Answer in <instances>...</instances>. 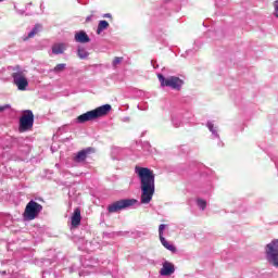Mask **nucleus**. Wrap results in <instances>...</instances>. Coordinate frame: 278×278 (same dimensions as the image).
I'll list each match as a JSON object with an SVG mask.
<instances>
[{"instance_id": "1", "label": "nucleus", "mask_w": 278, "mask_h": 278, "mask_svg": "<svg viewBox=\"0 0 278 278\" xmlns=\"http://www.w3.org/2000/svg\"><path fill=\"white\" fill-rule=\"evenodd\" d=\"M135 173L140 180V203L149 205L155 194V174L150 168L138 166L135 167Z\"/></svg>"}, {"instance_id": "2", "label": "nucleus", "mask_w": 278, "mask_h": 278, "mask_svg": "<svg viewBox=\"0 0 278 278\" xmlns=\"http://www.w3.org/2000/svg\"><path fill=\"white\" fill-rule=\"evenodd\" d=\"M110 112H112V105L104 104L102 106L97 108L96 110H92L79 115L76 118V123L84 124L90 121H96V118H101V116H108Z\"/></svg>"}, {"instance_id": "3", "label": "nucleus", "mask_w": 278, "mask_h": 278, "mask_svg": "<svg viewBox=\"0 0 278 278\" xmlns=\"http://www.w3.org/2000/svg\"><path fill=\"white\" fill-rule=\"evenodd\" d=\"M265 258L270 266L278 268V239H274L265 245Z\"/></svg>"}, {"instance_id": "4", "label": "nucleus", "mask_w": 278, "mask_h": 278, "mask_svg": "<svg viewBox=\"0 0 278 278\" xmlns=\"http://www.w3.org/2000/svg\"><path fill=\"white\" fill-rule=\"evenodd\" d=\"M11 77L17 90H20L21 92H25V90H27L29 86V80H27V75H25L24 70H21V67H16L12 73Z\"/></svg>"}, {"instance_id": "5", "label": "nucleus", "mask_w": 278, "mask_h": 278, "mask_svg": "<svg viewBox=\"0 0 278 278\" xmlns=\"http://www.w3.org/2000/svg\"><path fill=\"white\" fill-rule=\"evenodd\" d=\"M157 79L163 88L167 87L173 88V90H181V86H184V80L177 76L165 78L164 75L157 74Z\"/></svg>"}, {"instance_id": "6", "label": "nucleus", "mask_w": 278, "mask_h": 278, "mask_svg": "<svg viewBox=\"0 0 278 278\" xmlns=\"http://www.w3.org/2000/svg\"><path fill=\"white\" fill-rule=\"evenodd\" d=\"M40 212H42V205L31 200L27 203L25 207L23 218L24 220H34L38 217V214H40Z\"/></svg>"}, {"instance_id": "7", "label": "nucleus", "mask_w": 278, "mask_h": 278, "mask_svg": "<svg viewBox=\"0 0 278 278\" xmlns=\"http://www.w3.org/2000/svg\"><path fill=\"white\" fill-rule=\"evenodd\" d=\"M138 200L136 199H124L116 202H113L108 206L109 214H116V212H122V210H127V207H132L136 205Z\"/></svg>"}, {"instance_id": "8", "label": "nucleus", "mask_w": 278, "mask_h": 278, "mask_svg": "<svg viewBox=\"0 0 278 278\" xmlns=\"http://www.w3.org/2000/svg\"><path fill=\"white\" fill-rule=\"evenodd\" d=\"M31 127H34V112L26 110L20 118V131H29Z\"/></svg>"}, {"instance_id": "9", "label": "nucleus", "mask_w": 278, "mask_h": 278, "mask_svg": "<svg viewBox=\"0 0 278 278\" xmlns=\"http://www.w3.org/2000/svg\"><path fill=\"white\" fill-rule=\"evenodd\" d=\"M161 277H170V275H175V264L165 261L162 264V268L160 269Z\"/></svg>"}, {"instance_id": "10", "label": "nucleus", "mask_w": 278, "mask_h": 278, "mask_svg": "<svg viewBox=\"0 0 278 278\" xmlns=\"http://www.w3.org/2000/svg\"><path fill=\"white\" fill-rule=\"evenodd\" d=\"M90 153H92V148H87L74 154L73 160L76 162V164H81L86 162V159L88 155H90Z\"/></svg>"}, {"instance_id": "11", "label": "nucleus", "mask_w": 278, "mask_h": 278, "mask_svg": "<svg viewBox=\"0 0 278 278\" xmlns=\"http://www.w3.org/2000/svg\"><path fill=\"white\" fill-rule=\"evenodd\" d=\"M74 40L75 42H79L80 45H86L90 42V37L88 36V34H86V31L79 30L75 33Z\"/></svg>"}, {"instance_id": "12", "label": "nucleus", "mask_w": 278, "mask_h": 278, "mask_svg": "<svg viewBox=\"0 0 278 278\" xmlns=\"http://www.w3.org/2000/svg\"><path fill=\"white\" fill-rule=\"evenodd\" d=\"M67 45L64 42H60V43H54L52 46V53L54 55H62V53H64V50L67 49Z\"/></svg>"}, {"instance_id": "13", "label": "nucleus", "mask_w": 278, "mask_h": 278, "mask_svg": "<svg viewBox=\"0 0 278 278\" xmlns=\"http://www.w3.org/2000/svg\"><path fill=\"white\" fill-rule=\"evenodd\" d=\"M81 223V211L79 208L74 210V214L72 216V227H78Z\"/></svg>"}, {"instance_id": "14", "label": "nucleus", "mask_w": 278, "mask_h": 278, "mask_svg": "<svg viewBox=\"0 0 278 278\" xmlns=\"http://www.w3.org/2000/svg\"><path fill=\"white\" fill-rule=\"evenodd\" d=\"M206 127L211 131L212 138H214V139L220 138V135H218V126L214 125V122H207Z\"/></svg>"}, {"instance_id": "15", "label": "nucleus", "mask_w": 278, "mask_h": 278, "mask_svg": "<svg viewBox=\"0 0 278 278\" xmlns=\"http://www.w3.org/2000/svg\"><path fill=\"white\" fill-rule=\"evenodd\" d=\"M108 27H110V23H108V21H105V20H101L98 23V27H97L98 36H101V34H103V31H105V29H108Z\"/></svg>"}, {"instance_id": "16", "label": "nucleus", "mask_w": 278, "mask_h": 278, "mask_svg": "<svg viewBox=\"0 0 278 278\" xmlns=\"http://www.w3.org/2000/svg\"><path fill=\"white\" fill-rule=\"evenodd\" d=\"M89 55H90V52H88L86 48L81 46L77 48V56L79 58V60H88Z\"/></svg>"}, {"instance_id": "17", "label": "nucleus", "mask_w": 278, "mask_h": 278, "mask_svg": "<svg viewBox=\"0 0 278 278\" xmlns=\"http://www.w3.org/2000/svg\"><path fill=\"white\" fill-rule=\"evenodd\" d=\"M160 242L167 249V251H170L172 253H175V251H177V248L168 242L166 238L163 237L162 239H160Z\"/></svg>"}, {"instance_id": "18", "label": "nucleus", "mask_w": 278, "mask_h": 278, "mask_svg": "<svg viewBox=\"0 0 278 278\" xmlns=\"http://www.w3.org/2000/svg\"><path fill=\"white\" fill-rule=\"evenodd\" d=\"M42 31V25L37 24L34 26V28L28 33L27 38H34L37 34H40Z\"/></svg>"}, {"instance_id": "19", "label": "nucleus", "mask_w": 278, "mask_h": 278, "mask_svg": "<svg viewBox=\"0 0 278 278\" xmlns=\"http://www.w3.org/2000/svg\"><path fill=\"white\" fill-rule=\"evenodd\" d=\"M197 205H198V207H200V210H202V212H203V211H205V207H207V201H205V200L199 198V199L197 200Z\"/></svg>"}, {"instance_id": "20", "label": "nucleus", "mask_w": 278, "mask_h": 278, "mask_svg": "<svg viewBox=\"0 0 278 278\" xmlns=\"http://www.w3.org/2000/svg\"><path fill=\"white\" fill-rule=\"evenodd\" d=\"M65 68H66V63H60L52 71L53 73H62Z\"/></svg>"}, {"instance_id": "21", "label": "nucleus", "mask_w": 278, "mask_h": 278, "mask_svg": "<svg viewBox=\"0 0 278 278\" xmlns=\"http://www.w3.org/2000/svg\"><path fill=\"white\" fill-rule=\"evenodd\" d=\"M164 229H166V224H161V225L159 226V238H160V240H161L162 238H164Z\"/></svg>"}, {"instance_id": "22", "label": "nucleus", "mask_w": 278, "mask_h": 278, "mask_svg": "<svg viewBox=\"0 0 278 278\" xmlns=\"http://www.w3.org/2000/svg\"><path fill=\"white\" fill-rule=\"evenodd\" d=\"M172 123L174 127H181V121L178 117H173Z\"/></svg>"}, {"instance_id": "23", "label": "nucleus", "mask_w": 278, "mask_h": 278, "mask_svg": "<svg viewBox=\"0 0 278 278\" xmlns=\"http://www.w3.org/2000/svg\"><path fill=\"white\" fill-rule=\"evenodd\" d=\"M121 62H123V58L116 56V58L113 60L112 64H113L114 67H116V66H118V64H121Z\"/></svg>"}, {"instance_id": "24", "label": "nucleus", "mask_w": 278, "mask_h": 278, "mask_svg": "<svg viewBox=\"0 0 278 278\" xmlns=\"http://www.w3.org/2000/svg\"><path fill=\"white\" fill-rule=\"evenodd\" d=\"M274 15L278 18V0L274 2Z\"/></svg>"}, {"instance_id": "25", "label": "nucleus", "mask_w": 278, "mask_h": 278, "mask_svg": "<svg viewBox=\"0 0 278 278\" xmlns=\"http://www.w3.org/2000/svg\"><path fill=\"white\" fill-rule=\"evenodd\" d=\"M14 10L16 11L17 14H21V15L25 14V11L17 10L16 5H14Z\"/></svg>"}, {"instance_id": "26", "label": "nucleus", "mask_w": 278, "mask_h": 278, "mask_svg": "<svg viewBox=\"0 0 278 278\" xmlns=\"http://www.w3.org/2000/svg\"><path fill=\"white\" fill-rule=\"evenodd\" d=\"M103 18H112V14L105 13V14L103 15Z\"/></svg>"}, {"instance_id": "27", "label": "nucleus", "mask_w": 278, "mask_h": 278, "mask_svg": "<svg viewBox=\"0 0 278 278\" xmlns=\"http://www.w3.org/2000/svg\"><path fill=\"white\" fill-rule=\"evenodd\" d=\"M92 16H93V15L87 16V17H86V22H87V23H90V21H92Z\"/></svg>"}, {"instance_id": "28", "label": "nucleus", "mask_w": 278, "mask_h": 278, "mask_svg": "<svg viewBox=\"0 0 278 278\" xmlns=\"http://www.w3.org/2000/svg\"><path fill=\"white\" fill-rule=\"evenodd\" d=\"M5 106H0V112H4Z\"/></svg>"}, {"instance_id": "29", "label": "nucleus", "mask_w": 278, "mask_h": 278, "mask_svg": "<svg viewBox=\"0 0 278 278\" xmlns=\"http://www.w3.org/2000/svg\"><path fill=\"white\" fill-rule=\"evenodd\" d=\"M124 121H129V117H125Z\"/></svg>"}, {"instance_id": "30", "label": "nucleus", "mask_w": 278, "mask_h": 278, "mask_svg": "<svg viewBox=\"0 0 278 278\" xmlns=\"http://www.w3.org/2000/svg\"><path fill=\"white\" fill-rule=\"evenodd\" d=\"M28 5H31V3H28V4H27V8H28Z\"/></svg>"}, {"instance_id": "31", "label": "nucleus", "mask_w": 278, "mask_h": 278, "mask_svg": "<svg viewBox=\"0 0 278 278\" xmlns=\"http://www.w3.org/2000/svg\"><path fill=\"white\" fill-rule=\"evenodd\" d=\"M4 0H0V3L3 2Z\"/></svg>"}, {"instance_id": "32", "label": "nucleus", "mask_w": 278, "mask_h": 278, "mask_svg": "<svg viewBox=\"0 0 278 278\" xmlns=\"http://www.w3.org/2000/svg\"><path fill=\"white\" fill-rule=\"evenodd\" d=\"M166 1H170V0H166Z\"/></svg>"}]
</instances>
